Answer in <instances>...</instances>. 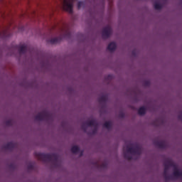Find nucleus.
<instances>
[{
    "instance_id": "obj_1",
    "label": "nucleus",
    "mask_w": 182,
    "mask_h": 182,
    "mask_svg": "<svg viewBox=\"0 0 182 182\" xmlns=\"http://www.w3.org/2000/svg\"><path fill=\"white\" fill-rule=\"evenodd\" d=\"M35 156L38 160H41V161H44L45 163L52 161V164L55 168H58L60 166L59 156L57 154L36 153Z\"/></svg>"
},
{
    "instance_id": "obj_2",
    "label": "nucleus",
    "mask_w": 182,
    "mask_h": 182,
    "mask_svg": "<svg viewBox=\"0 0 182 182\" xmlns=\"http://www.w3.org/2000/svg\"><path fill=\"white\" fill-rule=\"evenodd\" d=\"M123 150L124 158L125 159V160H132L133 156L131 154H133L134 156H140V154H141V146L137 144L133 146V144H129L126 146L127 152L125 151V146L123 147ZM129 153H130L131 154Z\"/></svg>"
},
{
    "instance_id": "obj_3",
    "label": "nucleus",
    "mask_w": 182,
    "mask_h": 182,
    "mask_svg": "<svg viewBox=\"0 0 182 182\" xmlns=\"http://www.w3.org/2000/svg\"><path fill=\"white\" fill-rule=\"evenodd\" d=\"M86 126H88L89 127L93 126L95 128L92 130L90 134H96L97 133V126L99 124H97V122L95 119L87 121L85 123L82 124L81 126V129L86 133V130H87V127Z\"/></svg>"
},
{
    "instance_id": "obj_4",
    "label": "nucleus",
    "mask_w": 182,
    "mask_h": 182,
    "mask_svg": "<svg viewBox=\"0 0 182 182\" xmlns=\"http://www.w3.org/2000/svg\"><path fill=\"white\" fill-rule=\"evenodd\" d=\"M36 120L38 122H42L43 120H46V122L49 120H53V117H52V114L48 112V111H42L41 112L38 113L35 117Z\"/></svg>"
},
{
    "instance_id": "obj_5",
    "label": "nucleus",
    "mask_w": 182,
    "mask_h": 182,
    "mask_svg": "<svg viewBox=\"0 0 182 182\" xmlns=\"http://www.w3.org/2000/svg\"><path fill=\"white\" fill-rule=\"evenodd\" d=\"M76 0H63V8L69 14H73V2Z\"/></svg>"
},
{
    "instance_id": "obj_6",
    "label": "nucleus",
    "mask_w": 182,
    "mask_h": 182,
    "mask_svg": "<svg viewBox=\"0 0 182 182\" xmlns=\"http://www.w3.org/2000/svg\"><path fill=\"white\" fill-rule=\"evenodd\" d=\"M112 35V27L107 26L102 29V36L103 39H109Z\"/></svg>"
},
{
    "instance_id": "obj_7",
    "label": "nucleus",
    "mask_w": 182,
    "mask_h": 182,
    "mask_svg": "<svg viewBox=\"0 0 182 182\" xmlns=\"http://www.w3.org/2000/svg\"><path fill=\"white\" fill-rule=\"evenodd\" d=\"M11 28L10 27L6 28L2 31H0V38L1 39H6L8 38H11Z\"/></svg>"
},
{
    "instance_id": "obj_8",
    "label": "nucleus",
    "mask_w": 182,
    "mask_h": 182,
    "mask_svg": "<svg viewBox=\"0 0 182 182\" xmlns=\"http://www.w3.org/2000/svg\"><path fill=\"white\" fill-rule=\"evenodd\" d=\"M168 166H164V177L165 178V181H168V180H173V176L171 175L168 174Z\"/></svg>"
},
{
    "instance_id": "obj_9",
    "label": "nucleus",
    "mask_w": 182,
    "mask_h": 182,
    "mask_svg": "<svg viewBox=\"0 0 182 182\" xmlns=\"http://www.w3.org/2000/svg\"><path fill=\"white\" fill-rule=\"evenodd\" d=\"M154 144L156 147H159V149H167V142H166V141H154Z\"/></svg>"
},
{
    "instance_id": "obj_10",
    "label": "nucleus",
    "mask_w": 182,
    "mask_h": 182,
    "mask_svg": "<svg viewBox=\"0 0 182 182\" xmlns=\"http://www.w3.org/2000/svg\"><path fill=\"white\" fill-rule=\"evenodd\" d=\"M16 144L13 142H9L4 146V149H6V150H10L11 151H12L14 149H16Z\"/></svg>"
},
{
    "instance_id": "obj_11",
    "label": "nucleus",
    "mask_w": 182,
    "mask_h": 182,
    "mask_svg": "<svg viewBox=\"0 0 182 182\" xmlns=\"http://www.w3.org/2000/svg\"><path fill=\"white\" fill-rule=\"evenodd\" d=\"M18 49L20 55H23L26 52H28V46L25 44L19 46Z\"/></svg>"
},
{
    "instance_id": "obj_12",
    "label": "nucleus",
    "mask_w": 182,
    "mask_h": 182,
    "mask_svg": "<svg viewBox=\"0 0 182 182\" xmlns=\"http://www.w3.org/2000/svg\"><path fill=\"white\" fill-rule=\"evenodd\" d=\"M61 41H62V36L59 37H55L54 38H51L50 41V43H51V45H55L56 43H60V42Z\"/></svg>"
},
{
    "instance_id": "obj_13",
    "label": "nucleus",
    "mask_w": 182,
    "mask_h": 182,
    "mask_svg": "<svg viewBox=\"0 0 182 182\" xmlns=\"http://www.w3.org/2000/svg\"><path fill=\"white\" fill-rule=\"evenodd\" d=\"M117 46L116 45V43L112 42L108 45L107 50H109V52H114V50H116Z\"/></svg>"
},
{
    "instance_id": "obj_14",
    "label": "nucleus",
    "mask_w": 182,
    "mask_h": 182,
    "mask_svg": "<svg viewBox=\"0 0 182 182\" xmlns=\"http://www.w3.org/2000/svg\"><path fill=\"white\" fill-rule=\"evenodd\" d=\"M164 166H166V167H173V168L177 166L174 162L170 160H167L164 162Z\"/></svg>"
},
{
    "instance_id": "obj_15",
    "label": "nucleus",
    "mask_w": 182,
    "mask_h": 182,
    "mask_svg": "<svg viewBox=\"0 0 182 182\" xmlns=\"http://www.w3.org/2000/svg\"><path fill=\"white\" fill-rule=\"evenodd\" d=\"M174 171L173 173V175L174 177H176L177 178H178V177H181L182 178V171H180L178 170V168H177V166H176V168H173Z\"/></svg>"
},
{
    "instance_id": "obj_16",
    "label": "nucleus",
    "mask_w": 182,
    "mask_h": 182,
    "mask_svg": "<svg viewBox=\"0 0 182 182\" xmlns=\"http://www.w3.org/2000/svg\"><path fill=\"white\" fill-rule=\"evenodd\" d=\"M99 103H106L107 102V95H103L98 98Z\"/></svg>"
},
{
    "instance_id": "obj_17",
    "label": "nucleus",
    "mask_w": 182,
    "mask_h": 182,
    "mask_svg": "<svg viewBox=\"0 0 182 182\" xmlns=\"http://www.w3.org/2000/svg\"><path fill=\"white\" fill-rule=\"evenodd\" d=\"M138 114H139L140 116H143V115L146 114V107H141L138 109Z\"/></svg>"
},
{
    "instance_id": "obj_18",
    "label": "nucleus",
    "mask_w": 182,
    "mask_h": 182,
    "mask_svg": "<svg viewBox=\"0 0 182 182\" xmlns=\"http://www.w3.org/2000/svg\"><path fill=\"white\" fill-rule=\"evenodd\" d=\"M71 151L74 154H76L79 153V151H80V148H79V146H73L71 148Z\"/></svg>"
},
{
    "instance_id": "obj_19",
    "label": "nucleus",
    "mask_w": 182,
    "mask_h": 182,
    "mask_svg": "<svg viewBox=\"0 0 182 182\" xmlns=\"http://www.w3.org/2000/svg\"><path fill=\"white\" fill-rule=\"evenodd\" d=\"M103 127H105V129H107L108 130H110V129H112V122H105L103 124Z\"/></svg>"
},
{
    "instance_id": "obj_20",
    "label": "nucleus",
    "mask_w": 182,
    "mask_h": 182,
    "mask_svg": "<svg viewBox=\"0 0 182 182\" xmlns=\"http://www.w3.org/2000/svg\"><path fill=\"white\" fill-rule=\"evenodd\" d=\"M154 9L156 10H160L161 8H163V6L160 3H155L154 4Z\"/></svg>"
},
{
    "instance_id": "obj_21",
    "label": "nucleus",
    "mask_w": 182,
    "mask_h": 182,
    "mask_svg": "<svg viewBox=\"0 0 182 182\" xmlns=\"http://www.w3.org/2000/svg\"><path fill=\"white\" fill-rule=\"evenodd\" d=\"M85 6V1H79L77 3V9H80V8H83Z\"/></svg>"
},
{
    "instance_id": "obj_22",
    "label": "nucleus",
    "mask_w": 182,
    "mask_h": 182,
    "mask_svg": "<svg viewBox=\"0 0 182 182\" xmlns=\"http://www.w3.org/2000/svg\"><path fill=\"white\" fill-rule=\"evenodd\" d=\"M13 122L11 119H9L6 121V126H12Z\"/></svg>"
},
{
    "instance_id": "obj_23",
    "label": "nucleus",
    "mask_w": 182,
    "mask_h": 182,
    "mask_svg": "<svg viewBox=\"0 0 182 182\" xmlns=\"http://www.w3.org/2000/svg\"><path fill=\"white\" fill-rule=\"evenodd\" d=\"M0 14H1V16H2V18H3L4 19H5V18H6V14H5V13H2V12L0 11Z\"/></svg>"
},
{
    "instance_id": "obj_24",
    "label": "nucleus",
    "mask_w": 182,
    "mask_h": 182,
    "mask_svg": "<svg viewBox=\"0 0 182 182\" xmlns=\"http://www.w3.org/2000/svg\"><path fill=\"white\" fill-rule=\"evenodd\" d=\"M28 170H33V165H32V164L28 165Z\"/></svg>"
},
{
    "instance_id": "obj_25",
    "label": "nucleus",
    "mask_w": 182,
    "mask_h": 182,
    "mask_svg": "<svg viewBox=\"0 0 182 182\" xmlns=\"http://www.w3.org/2000/svg\"><path fill=\"white\" fill-rule=\"evenodd\" d=\"M13 23H14V19L11 18L9 26H12Z\"/></svg>"
},
{
    "instance_id": "obj_26",
    "label": "nucleus",
    "mask_w": 182,
    "mask_h": 182,
    "mask_svg": "<svg viewBox=\"0 0 182 182\" xmlns=\"http://www.w3.org/2000/svg\"><path fill=\"white\" fill-rule=\"evenodd\" d=\"M119 117L123 119V117H124V114L123 112H121V113H119Z\"/></svg>"
},
{
    "instance_id": "obj_27",
    "label": "nucleus",
    "mask_w": 182,
    "mask_h": 182,
    "mask_svg": "<svg viewBox=\"0 0 182 182\" xmlns=\"http://www.w3.org/2000/svg\"><path fill=\"white\" fill-rule=\"evenodd\" d=\"M106 166H107L106 164H102L101 165V167H102L103 168H106Z\"/></svg>"
},
{
    "instance_id": "obj_28",
    "label": "nucleus",
    "mask_w": 182,
    "mask_h": 182,
    "mask_svg": "<svg viewBox=\"0 0 182 182\" xmlns=\"http://www.w3.org/2000/svg\"><path fill=\"white\" fill-rule=\"evenodd\" d=\"M66 35L68 38H70V32L68 31Z\"/></svg>"
},
{
    "instance_id": "obj_29",
    "label": "nucleus",
    "mask_w": 182,
    "mask_h": 182,
    "mask_svg": "<svg viewBox=\"0 0 182 182\" xmlns=\"http://www.w3.org/2000/svg\"><path fill=\"white\" fill-rule=\"evenodd\" d=\"M145 85H146V86H149V85H150V82L146 81V82H145Z\"/></svg>"
},
{
    "instance_id": "obj_30",
    "label": "nucleus",
    "mask_w": 182,
    "mask_h": 182,
    "mask_svg": "<svg viewBox=\"0 0 182 182\" xmlns=\"http://www.w3.org/2000/svg\"><path fill=\"white\" fill-rule=\"evenodd\" d=\"M82 156H83V151H82L80 154V157H82Z\"/></svg>"
},
{
    "instance_id": "obj_31",
    "label": "nucleus",
    "mask_w": 182,
    "mask_h": 182,
    "mask_svg": "<svg viewBox=\"0 0 182 182\" xmlns=\"http://www.w3.org/2000/svg\"><path fill=\"white\" fill-rule=\"evenodd\" d=\"M108 79H112V75H108Z\"/></svg>"
},
{
    "instance_id": "obj_32",
    "label": "nucleus",
    "mask_w": 182,
    "mask_h": 182,
    "mask_svg": "<svg viewBox=\"0 0 182 182\" xmlns=\"http://www.w3.org/2000/svg\"><path fill=\"white\" fill-rule=\"evenodd\" d=\"M135 52L134 50L132 51V55H134Z\"/></svg>"
},
{
    "instance_id": "obj_33",
    "label": "nucleus",
    "mask_w": 182,
    "mask_h": 182,
    "mask_svg": "<svg viewBox=\"0 0 182 182\" xmlns=\"http://www.w3.org/2000/svg\"><path fill=\"white\" fill-rule=\"evenodd\" d=\"M96 164H97V166H98V164H97V163Z\"/></svg>"
}]
</instances>
